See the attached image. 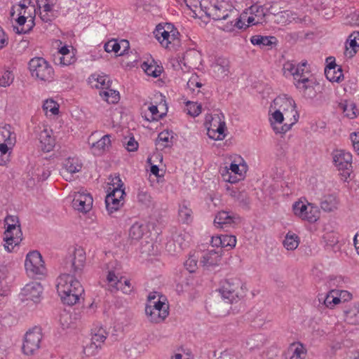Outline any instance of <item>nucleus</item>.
I'll return each instance as SVG.
<instances>
[{
    "instance_id": "f257e3e1",
    "label": "nucleus",
    "mask_w": 359,
    "mask_h": 359,
    "mask_svg": "<svg viewBox=\"0 0 359 359\" xmlns=\"http://www.w3.org/2000/svg\"><path fill=\"white\" fill-rule=\"evenodd\" d=\"M269 121L276 134H285L298 121L295 101L287 95L276 97L269 109Z\"/></svg>"
},
{
    "instance_id": "f03ea898",
    "label": "nucleus",
    "mask_w": 359,
    "mask_h": 359,
    "mask_svg": "<svg viewBox=\"0 0 359 359\" xmlns=\"http://www.w3.org/2000/svg\"><path fill=\"white\" fill-rule=\"evenodd\" d=\"M57 292L65 304L73 306L84 294V289L74 275L64 273L57 279Z\"/></svg>"
},
{
    "instance_id": "7ed1b4c3",
    "label": "nucleus",
    "mask_w": 359,
    "mask_h": 359,
    "mask_svg": "<svg viewBox=\"0 0 359 359\" xmlns=\"http://www.w3.org/2000/svg\"><path fill=\"white\" fill-rule=\"evenodd\" d=\"M109 180V194L106 196L105 204L108 213L111 215L123 205L126 193L124 184L118 175L111 176Z\"/></svg>"
},
{
    "instance_id": "20e7f679",
    "label": "nucleus",
    "mask_w": 359,
    "mask_h": 359,
    "mask_svg": "<svg viewBox=\"0 0 359 359\" xmlns=\"http://www.w3.org/2000/svg\"><path fill=\"white\" fill-rule=\"evenodd\" d=\"M247 289L243 281L236 277L223 280L219 292L222 298L230 304L237 303L244 298Z\"/></svg>"
},
{
    "instance_id": "39448f33",
    "label": "nucleus",
    "mask_w": 359,
    "mask_h": 359,
    "mask_svg": "<svg viewBox=\"0 0 359 359\" xmlns=\"http://www.w3.org/2000/svg\"><path fill=\"white\" fill-rule=\"evenodd\" d=\"M145 313L150 322L154 323L163 322L169 314V306L166 299L159 296L157 292L150 293L148 296Z\"/></svg>"
},
{
    "instance_id": "423d86ee",
    "label": "nucleus",
    "mask_w": 359,
    "mask_h": 359,
    "mask_svg": "<svg viewBox=\"0 0 359 359\" xmlns=\"http://www.w3.org/2000/svg\"><path fill=\"white\" fill-rule=\"evenodd\" d=\"M18 12L16 22L20 27L17 28L18 33H27L34 25L36 9L34 5H31L30 0H22L17 6Z\"/></svg>"
},
{
    "instance_id": "0eeeda50",
    "label": "nucleus",
    "mask_w": 359,
    "mask_h": 359,
    "mask_svg": "<svg viewBox=\"0 0 359 359\" xmlns=\"http://www.w3.org/2000/svg\"><path fill=\"white\" fill-rule=\"evenodd\" d=\"M154 34L161 45L165 48L172 49L180 43V33L171 23L158 25Z\"/></svg>"
},
{
    "instance_id": "6e6552de",
    "label": "nucleus",
    "mask_w": 359,
    "mask_h": 359,
    "mask_svg": "<svg viewBox=\"0 0 359 359\" xmlns=\"http://www.w3.org/2000/svg\"><path fill=\"white\" fill-rule=\"evenodd\" d=\"M292 209L295 217L311 224L316 223L320 217L319 208L306 199L301 198L295 201L292 204Z\"/></svg>"
},
{
    "instance_id": "1a4fd4ad",
    "label": "nucleus",
    "mask_w": 359,
    "mask_h": 359,
    "mask_svg": "<svg viewBox=\"0 0 359 359\" xmlns=\"http://www.w3.org/2000/svg\"><path fill=\"white\" fill-rule=\"evenodd\" d=\"M16 142V136L10 125L0 126V165L10 161V156Z\"/></svg>"
},
{
    "instance_id": "9d476101",
    "label": "nucleus",
    "mask_w": 359,
    "mask_h": 359,
    "mask_svg": "<svg viewBox=\"0 0 359 359\" xmlns=\"http://www.w3.org/2000/svg\"><path fill=\"white\" fill-rule=\"evenodd\" d=\"M205 126L210 138L215 140H222L226 137V127L222 114L206 115Z\"/></svg>"
},
{
    "instance_id": "9b49d317",
    "label": "nucleus",
    "mask_w": 359,
    "mask_h": 359,
    "mask_svg": "<svg viewBox=\"0 0 359 359\" xmlns=\"http://www.w3.org/2000/svg\"><path fill=\"white\" fill-rule=\"evenodd\" d=\"M29 69L33 77L41 81H51L54 70L50 63L43 57H34L29 62Z\"/></svg>"
},
{
    "instance_id": "f8f14e48",
    "label": "nucleus",
    "mask_w": 359,
    "mask_h": 359,
    "mask_svg": "<svg viewBox=\"0 0 359 359\" xmlns=\"http://www.w3.org/2000/svg\"><path fill=\"white\" fill-rule=\"evenodd\" d=\"M247 171V165L241 156H237L231 163L229 168H224L221 171L224 181L229 183H236L244 177Z\"/></svg>"
},
{
    "instance_id": "ddd939ff",
    "label": "nucleus",
    "mask_w": 359,
    "mask_h": 359,
    "mask_svg": "<svg viewBox=\"0 0 359 359\" xmlns=\"http://www.w3.org/2000/svg\"><path fill=\"white\" fill-rule=\"evenodd\" d=\"M208 15L215 20H221L237 17L238 12L234 9L229 0H217L209 8Z\"/></svg>"
},
{
    "instance_id": "4468645a",
    "label": "nucleus",
    "mask_w": 359,
    "mask_h": 359,
    "mask_svg": "<svg viewBox=\"0 0 359 359\" xmlns=\"http://www.w3.org/2000/svg\"><path fill=\"white\" fill-rule=\"evenodd\" d=\"M334 166L340 172L344 180H346L352 171V155L343 149H335L332 153Z\"/></svg>"
},
{
    "instance_id": "2eb2a0df",
    "label": "nucleus",
    "mask_w": 359,
    "mask_h": 359,
    "mask_svg": "<svg viewBox=\"0 0 359 359\" xmlns=\"http://www.w3.org/2000/svg\"><path fill=\"white\" fill-rule=\"evenodd\" d=\"M25 267L28 276L32 277L43 274L46 270L42 257L36 250L31 251L27 255Z\"/></svg>"
},
{
    "instance_id": "dca6fc26",
    "label": "nucleus",
    "mask_w": 359,
    "mask_h": 359,
    "mask_svg": "<svg viewBox=\"0 0 359 359\" xmlns=\"http://www.w3.org/2000/svg\"><path fill=\"white\" fill-rule=\"evenodd\" d=\"M42 339V333L38 327L26 332L24 342L22 344V351L26 355H32L40 347V343Z\"/></svg>"
},
{
    "instance_id": "f3484780",
    "label": "nucleus",
    "mask_w": 359,
    "mask_h": 359,
    "mask_svg": "<svg viewBox=\"0 0 359 359\" xmlns=\"http://www.w3.org/2000/svg\"><path fill=\"white\" fill-rule=\"evenodd\" d=\"M43 292L42 285L36 282L27 284L20 293V298L22 302H33L39 303L41 299Z\"/></svg>"
},
{
    "instance_id": "a211bd4d",
    "label": "nucleus",
    "mask_w": 359,
    "mask_h": 359,
    "mask_svg": "<svg viewBox=\"0 0 359 359\" xmlns=\"http://www.w3.org/2000/svg\"><path fill=\"white\" fill-rule=\"evenodd\" d=\"M86 255L85 250L81 248H76L73 254L70 256V271L74 276L80 275L86 266Z\"/></svg>"
},
{
    "instance_id": "6ab92c4d",
    "label": "nucleus",
    "mask_w": 359,
    "mask_h": 359,
    "mask_svg": "<svg viewBox=\"0 0 359 359\" xmlns=\"http://www.w3.org/2000/svg\"><path fill=\"white\" fill-rule=\"evenodd\" d=\"M222 249L207 250L202 253L200 257V264L208 269L217 266L222 262Z\"/></svg>"
},
{
    "instance_id": "aec40b11",
    "label": "nucleus",
    "mask_w": 359,
    "mask_h": 359,
    "mask_svg": "<svg viewBox=\"0 0 359 359\" xmlns=\"http://www.w3.org/2000/svg\"><path fill=\"white\" fill-rule=\"evenodd\" d=\"M269 8L259 4H254L250 7V15L248 17V26L263 24L266 22V16Z\"/></svg>"
},
{
    "instance_id": "412c9836",
    "label": "nucleus",
    "mask_w": 359,
    "mask_h": 359,
    "mask_svg": "<svg viewBox=\"0 0 359 359\" xmlns=\"http://www.w3.org/2000/svg\"><path fill=\"white\" fill-rule=\"evenodd\" d=\"M22 236L20 228L6 227L4 238L5 249L9 252H12L14 248L21 242Z\"/></svg>"
},
{
    "instance_id": "4be33fe9",
    "label": "nucleus",
    "mask_w": 359,
    "mask_h": 359,
    "mask_svg": "<svg viewBox=\"0 0 359 359\" xmlns=\"http://www.w3.org/2000/svg\"><path fill=\"white\" fill-rule=\"evenodd\" d=\"M93 197L88 193L76 192L74 195L72 206L79 212H87L93 205Z\"/></svg>"
},
{
    "instance_id": "5701e85b",
    "label": "nucleus",
    "mask_w": 359,
    "mask_h": 359,
    "mask_svg": "<svg viewBox=\"0 0 359 359\" xmlns=\"http://www.w3.org/2000/svg\"><path fill=\"white\" fill-rule=\"evenodd\" d=\"M238 216L231 212L220 211L215 215L214 223L218 228L231 226L239 222Z\"/></svg>"
},
{
    "instance_id": "b1692460",
    "label": "nucleus",
    "mask_w": 359,
    "mask_h": 359,
    "mask_svg": "<svg viewBox=\"0 0 359 359\" xmlns=\"http://www.w3.org/2000/svg\"><path fill=\"white\" fill-rule=\"evenodd\" d=\"M211 69L215 77L218 79H224L230 73L229 61L226 58L219 57L212 63Z\"/></svg>"
},
{
    "instance_id": "393cba45",
    "label": "nucleus",
    "mask_w": 359,
    "mask_h": 359,
    "mask_svg": "<svg viewBox=\"0 0 359 359\" xmlns=\"http://www.w3.org/2000/svg\"><path fill=\"white\" fill-rule=\"evenodd\" d=\"M82 168V163L77 158H68L63 163L61 175L67 180H72V175L79 172Z\"/></svg>"
},
{
    "instance_id": "a878e982",
    "label": "nucleus",
    "mask_w": 359,
    "mask_h": 359,
    "mask_svg": "<svg viewBox=\"0 0 359 359\" xmlns=\"http://www.w3.org/2000/svg\"><path fill=\"white\" fill-rule=\"evenodd\" d=\"M344 320L351 325H359V303L353 302L344 308Z\"/></svg>"
},
{
    "instance_id": "bb28decb",
    "label": "nucleus",
    "mask_w": 359,
    "mask_h": 359,
    "mask_svg": "<svg viewBox=\"0 0 359 359\" xmlns=\"http://www.w3.org/2000/svg\"><path fill=\"white\" fill-rule=\"evenodd\" d=\"M129 43L127 40H121L118 41L116 39L109 40L104 44V50L107 53L114 52V53L121 55L128 48Z\"/></svg>"
},
{
    "instance_id": "cd10ccee",
    "label": "nucleus",
    "mask_w": 359,
    "mask_h": 359,
    "mask_svg": "<svg viewBox=\"0 0 359 359\" xmlns=\"http://www.w3.org/2000/svg\"><path fill=\"white\" fill-rule=\"evenodd\" d=\"M148 233L149 228L145 223L136 222L130 226L128 236L130 240L138 241Z\"/></svg>"
},
{
    "instance_id": "c85d7f7f",
    "label": "nucleus",
    "mask_w": 359,
    "mask_h": 359,
    "mask_svg": "<svg viewBox=\"0 0 359 359\" xmlns=\"http://www.w3.org/2000/svg\"><path fill=\"white\" fill-rule=\"evenodd\" d=\"M359 48V32H353L350 36L345 45L344 55L348 58L353 57Z\"/></svg>"
},
{
    "instance_id": "c756f323",
    "label": "nucleus",
    "mask_w": 359,
    "mask_h": 359,
    "mask_svg": "<svg viewBox=\"0 0 359 359\" xmlns=\"http://www.w3.org/2000/svg\"><path fill=\"white\" fill-rule=\"evenodd\" d=\"M39 142L41 149L45 152L50 151L55 146V139L52 135V130L43 129L39 134Z\"/></svg>"
},
{
    "instance_id": "7c9ffc66",
    "label": "nucleus",
    "mask_w": 359,
    "mask_h": 359,
    "mask_svg": "<svg viewBox=\"0 0 359 359\" xmlns=\"http://www.w3.org/2000/svg\"><path fill=\"white\" fill-rule=\"evenodd\" d=\"M88 83L92 88L104 90L109 87V79L107 75L93 74L88 78Z\"/></svg>"
},
{
    "instance_id": "2f4dec72",
    "label": "nucleus",
    "mask_w": 359,
    "mask_h": 359,
    "mask_svg": "<svg viewBox=\"0 0 359 359\" xmlns=\"http://www.w3.org/2000/svg\"><path fill=\"white\" fill-rule=\"evenodd\" d=\"M339 203V199L337 196L330 194L323 198L320 203V208L327 212H334L338 209Z\"/></svg>"
},
{
    "instance_id": "473e14b6",
    "label": "nucleus",
    "mask_w": 359,
    "mask_h": 359,
    "mask_svg": "<svg viewBox=\"0 0 359 359\" xmlns=\"http://www.w3.org/2000/svg\"><path fill=\"white\" fill-rule=\"evenodd\" d=\"M297 15L291 11H283L275 14V22L282 25H288L292 22H297Z\"/></svg>"
},
{
    "instance_id": "72a5a7b5",
    "label": "nucleus",
    "mask_w": 359,
    "mask_h": 359,
    "mask_svg": "<svg viewBox=\"0 0 359 359\" xmlns=\"http://www.w3.org/2000/svg\"><path fill=\"white\" fill-rule=\"evenodd\" d=\"M250 42L253 45L259 46L261 48H263L272 47L273 45H276L278 40L273 36L255 35L251 37Z\"/></svg>"
},
{
    "instance_id": "f704fd0d",
    "label": "nucleus",
    "mask_w": 359,
    "mask_h": 359,
    "mask_svg": "<svg viewBox=\"0 0 359 359\" xmlns=\"http://www.w3.org/2000/svg\"><path fill=\"white\" fill-rule=\"evenodd\" d=\"M287 353L290 355L289 359H305L306 349L300 342H294L290 344Z\"/></svg>"
},
{
    "instance_id": "c9c22d12",
    "label": "nucleus",
    "mask_w": 359,
    "mask_h": 359,
    "mask_svg": "<svg viewBox=\"0 0 359 359\" xmlns=\"http://www.w3.org/2000/svg\"><path fill=\"white\" fill-rule=\"evenodd\" d=\"M326 78L332 82H338L343 76L341 68L335 63L330 62L325 69Z\"/></svg>"
},
{
    "instance_id": "e433bc0d",
    "label": "nucleus",
    "mask_w": 359,
    "mask_h": 359,
    "mask_svg": "<svg viewBox=\"0 0 359 359\" xmlns=\"http://www.w3.org/2000/svg\"><path fill=\"white\" fill-rule=\"evenodd\" d=\"M339 108L343 111L344 116L350 119L356 118L359 114L355 104L351 101L345 100L340 102Z\"/></svg>"
},
{
    "instance_id": "4c0bfd02",
    "label": "nucleus",
    "mask_w": 359,
    "mask_h": 359,
    "mask_svg": "<svg viewBox=\"0 0 359 359\" xmlns=\"http://www.w3.org/2000/svg\"><path fill=\"white\" fill-rule=\"evenodd\" d=\"M111 145L110 135H104L100 140L93 144L92 150L95 155H101Z\"/></svg>"
},
{
    "instance_id": "58836bf2",
    "label": "nucleus",
    "mask_w": 359,
    "mask_h": 359,
    "mask_svg": "<svg viewBox=\"0 0 359 359\" xmlns=\"http://www.w3.org/2000/svg\"><path fill=\"white\" fill-rule=\"evenodd\" d=\"M300 243L299 237L294 233L289 231L285 236L283 244L287 250H294Z\"/></svg>"
},
{
    "instance_id": "ea45409f",
    "label": "nucleus",
    "mask_w": 359,
    "mask_h": 359,
    "mask_svg": "<svg viewBox=\"0 0 359 359\" xmlns=\"http://www.w3.org/2000/svg\"><path fill=\"white\" fill-rule=\"evenodd\" d=\"M323 305L330 309H333L340 304L336 289L329 291L323 300Z\"/></svg>"
},
{
    "instance_id": "a19ab883",
    "label": "nucleus",
    "mask_w": 359,
    "mask_h": 359,
    "mask_svg": "<svg viewBox=\"0 0 359 359\" xmlns=\"http://www.w3.org/2000/svg\"><path fill=\"white\" fill-rule=\"evenodd\" d=\"M100 95L109 104H116L120 100L119 93L116 90L110 89L109 87L104 90H100Z\"/></svg>"
},
{
    "instance_id": "79ce46f5",
    "label": "nucleus",
    "mask_w": 359,
    "mask_h": 359,
    "mask_svg": "<svg viewBox=\"0 0 359 359\" xmlns=\"http://www.w3.org/2000/svg\"><path fill=\"white\" fill-rule=\"evenodd\" d=\"M107 281L111 291H117L119 290L118 284L121 283V277L116 270H109L107 276Z\"/></svg>"
},
{
    "instance_id": "37998d69",
    "label": "nucleus",
    "mask_w": 359,
    "mask_h": 359,
    "mask_svg": "<svg viewBox=\"0 0 359 359\" xmlns=\"http://www.w3.org/2000/svg\"><path fill=\"white\" fill-rule=\"evenodd\" d=\"M108 337V332L103 327L95 328L92 334L91 339L102 347L103 344Z\"/></svg>"
},
{
    "instance_id": "c03bdc74",
    "label": "nucleus",
    "mask_w": 359,
    "mask_h": 359,
    "mask_svg": "<svg viewBox=\"0 0 359 359\" xmlns=\"http://www.w3.org/2000/svg\"><path fill=\"white\" fill-rule=\"evenodd\" d=\"M76 60L75 53L65 55L63 56H54L53 61L56 65L60 67L69 66L74 64Z\"/></svg>"
},
{
    "instance_id": "a18cd8bd",
    "label": "nucleus",
    "mask_w": 359,
    "mask_h": 359,
    "mask_svg": "<svg viewBox=\"0 0 359 359\" xmlns=\"http://www.w3.org/2000/svg\"><path fill=\"white\" fill-rule=\"evenodd\" d=\"M178 215L180 219L184 223L191 221L192 210L184 203L180 205Z\"/></svg>"
},
{
    "instance_id": "49530a36",
    "label": "nucleus",
    "mask_w": 359,
    "mask_h": 359,
    "mask_svg": "<svg viewBox=\"0 0 359 359\" xmlns=\"http://www.w3.org/2000/svg\"><path fill=\"white\" fill-rule=\"evenodd\" d=\"M294 84L296 88L302 93H305L307 90L312 88V81L309 79L308 76L295 80L294 81Z\"/></svg>"
},
{
    "instance_id": "de8ad7c7",
    "label": "nucleus",
    "mask_w": 359,
    "mask_h": 359,
    "mask_svg": "<svg viewBox=\"0 0 359 359\" xmlns=\"http://www.w3.org/2000/svg\"><path fill=\"white\" fill-rule=\"evenodd\" d=\"M142 69L148 76H151L154 78L159 76L162 72L160 67L151 64L149 65L146 62L142 65Z\"/></svg>"
},
{
    "instance_id": "09e8293b",
    "label": "nucleus",
    "mask_w": 359,
    "mask_h": 359,
    "mask_svg": "<svg viewBox=\"0 0 359 359\" xmlns=\"http://www.w3.org/2000/svg\"><path fill=\"white\" fill-rule=\"evenodd\" d=\"M247 320L250 321L252 326L260 327L263 324V320L260 318V313L257 311H251L247 314Z\"/></svg>"
},
{
    "instance_id": "8fccbe9b",
    "label": "nucleus",
    "mask_w": 359,
    "mask_h": 359,
    "mask_svg": "<svg viewBox=\"0 0 359 359\" xmlns=\"http://www.w3.org/2000/svg\"><path fill=\"white\" fill-rule=\"evenodd\" d=\"M297 64L294 62L293 61H287L285 62L283 67V71L284 75L287 77L292 76L294 79V81L296 80V68Z\"/></svg>"
},
{
    "instance_id": "3c124183",
    "label": "nucleus",
    "mask_w": 359,
    "mask_h": 359,
    "mask_svg": "<svg viewBox=\"0 0 359 359\" xmlns=\"http://www.w3.org/2000/svg\"><path fill=\"white\" fill-rule=\"evenodd\" d=\"M198 256L196 255V253L189 255V258L184 262V266L186 269L190 272L194 273L197 269V262Z\"/></svg>"
},
{
    "instance_id": "603ef678",
    "label": "nucleus",
    "mask_w": 359,
    "mask_h": 359,
    "mask_svg": "<svg viewBox=\"0 0 359 359\" xmlns=\"http://www.w3.org/2000/svg\"><path fill=\"white\" fill-rule=\"evenodd\" d=\"M172 135L168 131H163L158 135L157 142L162 147H168L171 144Z\"/></svg>"
},
{
    "instance_id": "864d4df0",
    "label": "nucleus",
    "mask_w": 359,
    "mask_h": 359,
    "mask_svg": "<svg viewBox=\"0 0 359 359\" xmlns=\"http://www.w3.org/2000/svg\"><path fill=\"white\" fill-rule=\"evenodd\" d=\"M186 111L188 114L193 117L198 116L201 113V105L194 102H187Z\"/></svg>"
},
{
    "instance_id": "5fc2aeb1",
    "label": "nucleus",
    "mask_w": 359,
    "mask_h": 359,
    "mask_svg": "<svg viewBox=\"0 0 359 359\" xmlns=\"http://www.w3.org/2000/svg\"><path fill=\"white\" fill-rule=\"evenodd\" d=\"M43 109L47 114L50 112L51 114L55 115L59 112V105L53 100H47L45 101L43 105Z\"/></svg>"
},
{
    "instance_id": "6e6d98bb",
    "label": "nucleus",
    "mask_w": 359,
    "mask_h": 359,
    "mask_svg": "<svg viewBox=\"0 0 359 359\" xmlns=\"http://www.w3.org/2000/svg\"><path fill=\"white\" fill-rule=\"evenodd\" d=\"M234 18L235 20H232L230 23H227L226 25H224V27L222 28L224 31L231 32H233L236 28L242 29L243 27L244 23L242 22L239 18H238V16Z\"/></svg>"
},
{
    "instance_id": "4d7b16f0",
    "label": "nucleus",
    "mask_w": 359,
    "mask_h": 359,
    "mask_svg": "<svg viewBox=\"0 0 359 359\" xmlns=\"http://www.w3.org/2000/svg\"><path fill=\"white\" fill-rule=\"evenodd\" d=\"M307 68V62L303 61L299 62L297 65L296 68V80L299 79H303L304 77H307V75L309 74V71Z\"/></svg>"
},
{
    "instance_id": "13d9d810",
    "label": "nucleus",
    "mask_w": 359,
    "mask_h": 359,
    "mask_svg": "<svg viewBox=\"0 0 359 359\" xmlns=\"http://www.w3.org/2000/svg\"><path fill=\"white\" fill-rule=\"evenodd\" d=\"M101 348V346L96 344L91 339L90 342L84 346L83 352L87 356H93L96 355Z\"/></svg>"
},
{
    "instance_id": "bf43d9fd",
    "label": "nucleus",
    "mask_w": 359,
    "mask_h": 359,
    "mask_svg": "<svg viewBox=\"0 0 359 359\" xmlns=\"http://www.w3.org/2000/svg\"><path fill=\"white\" fill-rule=\"evenodd\" d=\"M187 88L192 90L193 92L195 91L196 88H198L197 92H199V88H201L203 86V83L201 81V79L196 74H193L187 81Z\"/></svg>"
},
{
    "instance_id": "052dcab7",
    "label": "nucleus",
    "mask_w": 359,
    "mask_h": 359,
    "mask_svg": "<svg viewBox=\"0 0 359 359\" xmlns=\"http://www.w3.org/2000/svg\"><path fill=\"white\" fill-rule=\"evenodd\" d=\"M14 79L13 73L10 71H4L0 76V86L6 87L10 86Z\"/></svg>"
},
{
    "instance_id": "680f3d73",
    "label": "nucleus",
    "mask_w": 359,
    "mask_h": 359,
    "mask_svg": "<svg viewBox=\"0 0 359 359\" xmlns=\"http://www.w3.org/2000/svg\"><path fill=\"white\" fill-rule=\"evenodd\" d=\"M50 175L48 168L44 166H39L35 170V177L38 180L43 181L46 180Z\"/></svg>"
},
{
    "instance_id": "e2e57ef3",
    "label": "nucleus",
    "mask_w": 359,
    "mask_h": 359,
    "mask_svg": "<svg viewBox=\"0 0 359 359\" xmlns=\"http://www.w3.org/2000/svg\"><path fill=\"white\" fill-rule=\"evenodd\" d=\"M222 248H233L236 245V238L232 235H221Z\"/></svg>"
},
{
    "instance_id": "0e129e2a",
    "label": "nucleus",
    "mask_w": 359,
    "mask_h": 359,
    "mask_svg": "<svg viewBox=\"0 0 359 359\" xmlns=\"http://www.w3.org/2000/svg\"><path fill=\"white\" fill-rule=\"evenodd\" d=\"M60 45H62V43L61 41H58ZM75 53L74 51V48L72 46H59V47L57 48V51L56 52V53H55L54 56H63V55H69V54H74Z\"/></svg>"
},
{
    "instance_id": "69168bd1",
    "label": "nucleus",
    "mask_w": 359,
    "mask_h": 359,
    "mask_svg": "<svg viewBox=\"0 0 359 359\" xmlns=\"http://www.w3.org/2000/svg\"><path fill=\"white\" fill-rule=\"evenodd\" d=\"M5 226L11 227V229L20 228L18 217L13 215H8L4 220Z\"/></svg>"
},
{
    "instance_id": "338daca9",
    "label": "nucleus",
    "mask_w": 359,
    "mask_h": 359,
    "mask_svg": "<svg viewBox=\"0 0 359 359\" xmlns=\"http://www.w3.org/2000/svg\"><path fill=\"white\" fill-rule=\"evenodd\" d=\"M137 198L138 202L144 205H149L151 201L150 195L147 191H140Z\"/></svg>"
},
{
    "instance_id": "774afa93",
    "label": "nucleus",
    "mask_w": 359,
    "mask_h": 359,
    "mask_svg": "<svg viewBox=\"0 0 359 359\" xmlns=\"http://www.w3.org/2000/svg\"><path fill=\"white\" fill-rule=\"evenodd\" d=\"M351 140L354 149L359 154V132L353 133L351 134Z\"/></svg>"
}]
</instances>
